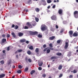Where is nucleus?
Here are the masks:
<instances>
[{"label": "nucleus", "mask_w": 78, "mask_h": 78, "mask_svg": "<svg viewBox=\"0 0 78 78\" xmlns=\"http://www.w3.org/2000/svg\"><path fill=\"white\" fill-rule=\"evenodd\" d=\"M0 62L1 64H2V65H3L5 64V62L4 61V60H2Z\"/></svg>", "instance_id": "nucleus-21"}, {"label": "nucleus", "mask_w": 78, "mask_h": 78, "mask_svg": "<svg viewBox=\"0 0 78 78\" xmlns=\"http://www.w3.org/2000/svg\"><path fill=\"white\" fill-rule=\"evenodd\" d=\"M26 44H29V41H26Z\"/></svg>", "instance_id": "nucleus-57"}, {"label": "nucleus", "mask_w": 78, "mask_h": 78, "mask_svg": "<svg viewBox=\"0 0 78 78\" xmlns=\"http://www.w3.org/2000/svg\"><path fill=\"white\" fill-rule=\"evenodd\" d=\"M41 29L43 31H44L46 30V27L45 26H42L41 28Z\"/></svg>", "instance_id": "nucleus-11"}, {"label": "nucleus", "mask_w": 78, "mask_h": 78, "mask_svg": "<svg viewBox=\"0 0 78 78\" xmlns=\"http://www.w3.org/2000/svg\"><path fill=\"white\" fill-rule=\"evenodd\" d=\"M26 41V40L23 39L22 40H20V42H22V43H23V42H25Z\"/></svg>", "instance_id": "nucleus-14"}, {"label": "nucleus", "mask_w": 78, "mask_h": 78, "mask_svg": "<svg viewBox=\"0 0 78 78\" xmlns=\"http://www.w3.org/2000/svg\"><path fill=\"white\" fill-rule=\"evenodd\" d=\"M11 34L12 35V36H13V37H16V35L14 33H13V32Z\"/></svg>", "instance_id": "nucleus-16"}, {"label": "nucleus", "mask_w": 78, "mask_h": 78, "mask_svg": "<svg viewBox=\"0 0 78 78\" xmlns=\"http://www.w3.org/2000/svg\"><path fill=\"white\" fill-rule=\"evenodd\" d=\"M73 36L74 37H76L78 36V34L76 33H74L73 34Z\"/></svg>", "instance_id": "nucleus-22"}, {"label": "nucleus", "mask_w": 78, "mask_h": 78, "mask_svg": "<svg viewBox=\"0 0 78 78\" xmlns=\"http://www.w3.org/2000/svg\"><path fill=\"white\" fill-rule=\"evenodd\" d=\"M27 54H28V55H31V51H27Z\"/></svg>", "instance_id": "nucleus-28"}, {"label": "nucleus", "mask_w": 78, "mask_h": 78, "mask_svg": "<svg viewBox=\"0 0 78 78\" xmlns=\"http://www.w3.org/2000/svg\"><path fill=\"white\" fill-rule=\"evenodd\" d=\"M7 51H9V47H8L7 48Z\"/></svg>", "instance_id": "nucleus-55"}, {"label": "nucleus", "mask_w": 78, "mask_h": 78, "mask_svg": "<svg viewBox=\"0 0 78 78\" xmlns=\"http://www.w3.org/2000/svg\"><path fill=\"white\" fill-rule=\"evenodd\" d=\"M38 69L39 70H42V68L41 67H39Z\"/></svg>", "instance_id": "nucleus-45"}, {"label": "nucleus", "mask_w": 78, "mask_h": 78, "mask_svg": "<svg viewBox=\"0 0 78 78\" xmlns=\"http://www.w3.org/2000/svg\"><path fill=\"white\" fill-rule=\"evenodd\" d=\"M38 34V32L35 31V32H32L31 33V34L32 35H36V34Z\"/></svg>", "instance_id": "nucleus-8"}, {"label": "nucleus", "mask_w": 78, "mask_h": 78, "mask_svg": "<svg viewBox=\"0 0 78 78\" xmlns=\"http://www.w3.org/2000/svg\"><path fill=\"white\" fill-rule=\"evenodd\" d=\"M42 3H44L45 2V0H42Z\"/></svg>", "instance_id": "nucleus-60"}, {"label": "nucleus", "mask_w": 78, "mask_h": 78, "mask_svg": "<svg viewBox=\"0 0 78 78\" xmlns=\"http://www.w3.org/2000/svg\"><path fill=\"white\" fill-rule=\"evenodd\" d=\"M8 65H11V60H9L8 61Z\"/></svg>", "instance_id": "nucleus-24"}, {"label": "nucleus", "mask_w": 78, "mask_h": 78, "mask_svg": "<svg viewBox=\"0 0 78 78\" xmlns=\"http://www.w3.org/2000/svg\"><path fill=\"white\" fill-rule=\"evenodd\" d=\"M47 2L48 3H50L51 2V0H48L47 1Z\"/></svg>", "instance_id": "nucleus-36"}, {"label": "nucleus", "mask_w": 78, "mask_h": 78, "mask_svg": "<svg viewBox=\"0 0 78 78\" xmlns=\"http://www.w3.org/2000/svg\"><path fill=\"white\" fill-rule=\"evenodd\" d=\"M25 72H27V71H28V67H26L25 68Z\"/></svg>", "instance_id": "nucleus-37"}, {"label": "nucleus", "mask_w": 78, "mask_h": 78, "mask_svg": "<svg viewBox=\"0 0 78 78\" xmlns=\"http://www.w3.org/2000/svg\"><path fill=\"white\" fill-rule=\"evenodd\" d=\"M50 6L49 5L48 7V9H50Z\"/></svg>", "instance_id": "nucleus-64"}, {"label": "nucleus", "mask_w": 78, "mask_h": 78, "mask_svg": "<svg viewBox=\"0 0 78 78\" xmlns=\"http://www.w3.org/2000/svg\"><path fill=\"white\" fill-rule=\"evenodd\" d=\"M73 72L74 73H76L77 72V71H76L75 70H74L73 71Z\"/></svg>", "instance_id": "nucleus-46"}, {"label": "nucleus", "mask_w": 78, "mask_h": 78, "mask_svg": "<svg viewBox=\"0 0 78 78\" xmlns=\"http://www.w3.org/2000/svg\"><path fill=\"white\" fill-rule=\"evenodd\" d=\"M43 5H44V6H45V5H47V3H46V2H43Z\"/></svg>", "instance_id": "nucleus-38"}, {"label": "nucleus", "mask_w": 78, "mask_h": 78, "mask_svg": "<svg viewBox=\"0 0 78 78\" xmlns=\"http://www.w3.org/2000/svg\"><path fill=\"white\" fill-rule=\"evenodd\" d=\"M26 25L27 26H25L24 27H23L24 29H28V28H29L28 27H29V28H33V26H32L31 24H30L29 22H27L26 23Z\"/></svg>", "instance_id": "nucleus-1"}, {"label": "nucleus", "mask_w": 78, "mask_h": 78, "mask_svg": "<svg viewBox=\"0 0 78 78\" xmlns=\"http://www.w3.org/2000/svg\"><path fill=\"white\" fill-rule=\"evenodd\" d=\"M62 68V66L61 65H60L58 67V70H61Z\"/></svg>", "instance_id": "nucleus-17"}, {"label": "nucleus", "mask_w": 78, "mask_h": 78, "mask_svg": "<svg viewBox=\"0 0 78 78\" xmlns=\"http://www.w3.org/2000/svg\"><path fill=\"white\" fill-rule=\"evenodd\" d=\"M56 7V5H54L52 6V8H55Z\"/></svg>", "instance_id": "nucleus-54"}, {"label": "nucleus", "mask_w": 78, "mask_h": 78, "mask_svg": "<svg viewBox=\"0 0 78 78\" xmlns=\"http://www.w3.org/2000/svg\"><path fill=\"white\" fill-rule=\"evenodd\" d=\"M5 76V74H2V75H0V78H3Z\"/></svg>", "instance_id": "nucleus-12"}, {"label": "nucleus", "mask_w": 78, "mask_h": 78, "mask_svg": "<svg viewBox=\"0 0 78 78\" xmlns=\"http://www.w3.org/2000/svg\"><path fill=\"white\" fill-rule=\"evenodd\" d=\"M35 20L36 22H37L39 21V18H35Z\"/></svg>", "instance_id": "nucleus-39"}, {"label": "nucleus", "mask_w": 78, "mask_h": 78, "mask_svg": "<svg viewBox=\"0 0 78 78\" xmlns=\"http://www.w3.org/2000/svg\"><path fill=\"white\" fill-rule=\"evenodd\" d=\"M2 36L3 37H5V35L4 34H3L2 35Z\"/></svg>", "instance_id": "nucleus-61"}, {"label": "nucleus", "mask_w": 78, "mask_h": 78, "mask_svg": "<svg viewBox=\"0 0 78 78\" xmlns=\"http://www.w3.org/2000/svg\"><path fill=\"white\" fill-rule=\"evenodd\" d=\"M28 61L29 62H31V59L30 58H29L28 60Z\"/></svg>", "instance_id": "nucleus-51"}, {"label": "nucleus", "mask_w": 78, "mask_h": 78, "mask_svg": "<svg viewBox=\"0 0 78 78\" xmlns=\"http://www.w3.org/2000/svg\"><path fill=\"white\" fill-rule=\"evenodd\" d=\"M55 38V37L54 36H52L49 37V39L50 41H53Z\"/></svg>", "instance_id": "nucleus-7"}, {"label": "nucleus", "mask_w": 78, "mask_h": 78, "mask_svg": "<svg viewBox=\"0 0 78 78\" xmlns=\"http://www.w3.org/2000/svg\"><path fill=\"white\" fill-rule=\"evenodd\" d=\"M35 71L34 70H32L30 73V74L31 75H33V73H34V72H35Z\"/></svg>", "instance_id": "nucleus-20"}, {"label": "nucleus", "mask_w": 78, "mask_h": 78, "mask_svg": "<svg viewBox=\"0 0 78 78\" xmlns=\"http://www.w3.org/2000/svg\"><path fill=\"white\" fill-rule=\"evenodd\" d=\"M6 39H5V38H3L2 39V43H4V42H6Z\"/></svg>", "instance_id": "nucleus-19"}, {"label": "nucleus", "mask_w": 78, "mask_h": 78, "mask_svg": "<svg viewBox=\"0 0 78 78\" xmlns=\"http://www.w3.org/2000/svg\"><path fill=\"white\" fill-rule=\"evenodd\" d=\"M17 51L18 53H20V52H22V51H23V50H22V49H19Z\"/></svg>", "instance_id": "nucleus-29"}, {"label": "nucleus", "mask_w": 78, "mask_h": 78, "mask_svg": "<svg viewBox=\"0 0 78 78\" xmlns=\"http://www.w3.org/2000/svg\"><path fill=\"white\" fill-rule=\"evenodd\" d=\"M25 60L26 62H27V61H28V57H26L25 58Z\"/></svg>", "instance_id": "nucleus-50"}, {"label": "nucleus", "mask_w": 78, "mask_h": 78, "mask_svg": "<svg viewBox=\"0 0 78 78\" xmlns=\"http://www.w3.org/2000/svg\"><path fill=\"white\" fill-rule=\"evenodd\" d=\"M48 48H45V49L44 50H43L44 51V52H45V51H47V49H48Z\"/></svg>", "instance_id": "nucleus-42"}, {"label": "nucleus", "mask_w": 78, "mask_h": 78, "mask_svg": "<svg viewBox=\"0 0 78 78\" xmlns=\"http://www.w3.org/2000/svg\"><path fill=\"white\" fill-rule=\"evenodd\" d=\"M6 52V51H5V50H4L2 51V52L3 53H5V52Z\"/></svg>", "instance_id": "nucleus-58"}, {"label": "nucleus", "mask_w": 78, "mask_h": 78, "mask_svg": "<svg viewBox=\"0 0 78 78\" xmlns=\"http://www.w3.org/2000/svg\"><path fill=\"white\" fill-rule=\"evenodd\" d=\"M23 11H26V12H28V9L26 10L25 9H24Z\"/></svg>", "instance_id": "nucleus-53"}, {"label": "nucleus", "mask_w": 78, "mask_h": 78, "mask_svg": "<svg viewBox=\"0 0 78 78\" xmlns=\"http://www.w3.org/2000/svg\"><path fill=\"white\" fill-rule=\"evenodd\" d=\"M29 48L30 50H33V46H31L29 47Z\"/></svg>", "instance_id": "nucleus-33"}, {"label": "nucleus", "mask_w": 78, "mask_h": 78, "mask_svg": "<svg viewBox=\"0 0 78 78\" xmlns=\"http://www.w3.org/2000/svg\"><path fill=\"white\" fill-rule=\"evenodd\" d=\"M47 47V45L46 44H44L43 45V47L44 48H46Z\"/></svg>", "instance_id": "nucleus-43"}, {"label": "nucleus", "mask_w": 78, "mask_h": 78, "mask_svg": "<svg viewBox=\"0 0 78 78\" xmlns=\"http://www.w3.org/2000/svg\"><path fill=\"white\" fill-rule=\"evenodd\" d=\"M15 29H16V30H17V29H18V28H19V26L16 25L15 26Z\"/></svg>", "instance_id": "nucleus-32"}, {"label": "nucleus", "mask_w": 78, "mask_h": 78, "mask_svg": "<svg viewBox=\"0 0 78 78\" xmlns=\"http://www.w3.org/2000/svg\"><path fill=\"white\" fill-rule=\"evenodd\" d=\"M62 74L61 73L60 74V75L59 76V78H61L62 76Z\"/></svg>", "instance_id": "nucleus-44"}, {"label": "nucleus", "mask_w": 78, "mask_h": 78, "mask_svg": "<svg viewBox=\"0 0 78 78\" xmlns=\"http://www.w3.org/2000/svg\"><path fill=\"white\" fill-rule=\"evenodd\" d=\"M69 35L70 37H72V35L73 34V31L72 30H71L69 31Z\"/></svg>", "instance_id": "nucleus-5"}, {"label": "nucleus", "mask_w": 78, "mask_h": 78, "mask_svg": "<svg viewBox=\"0 0 78 78\" xmlns=\"http://www.w3.org/2000/svg\"><path fill=\"white\" fill-rule=\"evenodd\" d=\"M64 29H61V30L60 31V33H63L64 32Z\"/></svg>", "instance_id": "nucleus-31"}, {"label": "nucleus", "mask_w": 78, "mask_h": 78, "mask_svg": "<svg viewBox=\"0 0 78 78\" xmlns=\"http://www.w3.org/2000/svg\"><path fill=\"white\" fill-rule=\"evenodd\" d=\"M69 77L70 78H73V75H70V76H69Z\"/></svg>", "instance_id": "nucleus-52"}, {"label": "nucleus", "mask_w": 78, "mask_h": 78, "mask_svg": "<svg viewBox=\"0 0 78 78\" xmlns=\"http://www.w3.org/2000/svg\"><path fill=\"white\" fill-rule=\"evenodd\" d=\"M62 10L61 9H59L58 11V13L59 14H62Z\"/></svg>", "instance_id": "nucleus-6"}, {"label": "nucleus", "mask_w": 78, "mask_h": 78, "mask_svg": "<svg viewBox=\"0 0 78 78\" xmlns=\"http://www.w3.org/2000/svg\"><path fill=\"white\" fill-rule=\"evenodd\" d=\"M7 37H8L9 38V37H10V35L8 34L7 35Z\"/></svg>", "instance_id": "nucleus-48"}, {"label": "nucleus", "mask_w": 78, "mask_h": 78, "mask_svg": "<svg viewBox=\"0 0 78 78\" xmlns=\"http://www.w3.org/2000/svg\"><path fill=\"white\" fill-rule=\"evenodd\" d=\"M74 16L75 18H78V11H76L74 12Z\"/></svg>", "instance_id": "nucleus-2"}, {"label": "nucleus", "mask_w": 78, "mask_h": 78, "mask_svg": "<svg viewBox=\"0 0 78 78\" xmlns=\"http://www.w3.org/2000/svg\"><path fill=\"white\" fill-rule=\"evenodd\" d=\"M38 37H42V36L40 34H39L37 36Z\"/></svg>", "instance_id": "nucleus-41"}, {"label": "nucleus", "mask_w": 78, "mask_h": 78, "mask_svg": "<svg viewBox=\"0 0 78 78\" xmlns=\"http://www.w3.org/2000/svg\"><path fill=\"white\" fill-rule=\"evenodd\" d=\"M23 67H22V66L20 65L19 66H18V68H19V69H22V68Z\"/></svg>", "instance_id": "nucleus-35"}, {"label": "nucleus", "mask_w": 78, "mask_h": 78, "mask_svg": "<svg viewBox=\"0 0 78 78\" xmlns=\"http://www.w3.org/2000/svg\"><path fill=\"white\" fill-rule=\"evenodd\" d=\"M31 1V0H29V1L27 2V3H30Z\"/></svg>", "instance_id": "nucleus-63"}, {"label": "nucleus", "mask_w": 78, "mask_h": 78, "mask_svg": "<svg viewBox=\"0 0 78 78\" xmlns=\"http://www.w3.org/2000/svg\"><path fill=\"white\" fill-rule=\"evenodd\" d=\"M47 53H49L50 52V50L49 49H47Z\"/></svg>", "instance_id": "nucleus-34"}, {"label": "nucleus", "mask_w": 78, "mask_h": 78, "mask_svg": "<svg viewBox=\"0 0 78 78\" xmlns=\"http://www.w3.org/2000/svg\"><path fill=\"white\" fill-rule=\"evenodd\" d=\"M17 73H22V71L21 70H18L17 71Z\"/></svg>", "instance_id": "nucleus-30"}, {"label": "nucleus", "mask_w": 78, "mask_h": 78, "mask_svg": "<svg viewBox=\"0 0 78 78\" xmlns=\"http://www.w3.org/2000/svg\"><path fill=\"white\" fill-rule=\"evenodd\" d=\"M68 47H69V44H68V42H66V44L64 48L65 49H67V48H68Z\"/></svg>", "instance_id": "nucleus-4"}, {"label": "nucleus", "mask_w": 78, "mask_h": 78, "mask_svg": "<svg viewBox=\"0 0 78 78\" xmlns=\"http://www.w3.org/2000/svg\"><path fill=\"white\" fill-rule=\"evenodd\" d=\"M43 72H45V69H43Z\"/></svg>", "instance_id": "nucleus-62"}, {"label": "nucleus", "mask_w": 78, "mask_h": 78, "mask_svg": "<svg viewBox=\"0 0 78 78\" xmlns=\"http://www.w3.org/2000/svg\"><path fill=\"white\" fill-rule=\"evenodd\" d=\"M39 48H36L35 49V52H36V53H37V55H39Z\"/></svg>", "instance_id": "nucleus-9"}, {"label": "nucleus", "mask_w": 78, "mask_h": 78, "mask_svg": "<svg viewBox=\"0 0 78 78\" xmlns=\"http://www.w3.org/2000/svg\"><path fill=\"white\" fill-rule=\"evenodd\" d=\"M56 55L57 56H61V55H62V54L61 53H58L56 54Z\"/></svg>", "instance_id": "nucleus-25"}, {"label": "nucleus", "mask_w": 78, "mask_h": 78, "mask_svg": "<svg viewBox=\"0 0 78 78\" xmlns=\"http://www.w3.org/2000/svg\"><path fill=\"white\" fill-rule=\"evenodd\" d=\"M15 27V25L14 24H12V28H14Z\"/></svg>", "instance_id": "nucleus-56"}, {"label": "nucleus", "mask_w": 78, "mask_h": 78, "mask_svg": "<svg viewBox=\"0 0 78 78\" xmlns=\"http://www.w3.org/2000/svg\"><path fill=\"white\" fill-rule=\"evenodd\" d=\"M53 44L51 43L49 44V46L50 47H53V46L52 45Z\"/></svg>", "instance_id": "nucleus-40"}, {"label": "nucleus", "mask_w": 78, "mask_h": 78, "mask_svg": "<svg viewBox=\"0 0 78 78\" xmlns=\"http://www.w3.org/2000/svg\"><path fill=\"white\" fill-rule=\"evenodd\" d=\"M51 19L53 20H56V16L53 15L51 17Z\"/></svg>", "instance_id": "nucleus-3"}, {"label": "nucleus", "mask_w": 78, "mask_h": 78, "mask_svg": "<svg viewBox=\"0 0 78 78\" xmlns=\"http://www.w3.org/2000/svg\"><path fill=\"white\" fill-rule=\"evenodd\" d=\"M56 59V57L55 56H52L51 58V59Z\"/></svg>", "instance_id": "nucleus-26"}, {"label": "nucleus", "mask_w": 78, "mask_h": 78, "mask_svg": "<svg viewBox=\"0 0 78 78\" xmlns=\"http://www.w3.org/2000/svg\"><path fill=\"white\" fill-rule=\"evenodd\" d=\"M71 54H72V52L69 51L68 55V56H71Z\"/></svg>", "instance_id": "nucleus-27"}, {"label": "nucleus", "mask_w": 78, "mask_h": 78, "mask_svg": "<svg viewBox=\"0 0 78 78\" xmlns=\"http://www.w3.org/2000/svg\"><path fill=\"white\" fill-rule=\"evenodd\" d=\"M49 49H50L51 50H54V48L52 47H50Z\"/></svg>", "instance_id": "nucleus-49"}, {"label": "nucleus", "mask_w": 78, "mask_h": 78, "mask_svg": "<svg viewBox=\"0 0 78 78\" xmlns=\"http://www.w3.org/2000/svg\"><path fill=\"white\" fill-rule=\"evenodd\" d=\"M19 36V37H21L23 35V33H22L21 32H20L18 33Z\"/></svg>", "instance_id": "nucleus-10"}, {"label": "nucleus", "mask_w": 78, "mask_h": 78, "mask_svg": "<svg viewBox=\"0 0 78 78\" xmlns=\"http://www.w3.org/2000/svg\"><path fill=\"white\" fill-rule=\"evenodd\" d=\"M35 11L36 12H39L40 11V9L38 8H36L35 9Z\"/></svg>", "instance_id": "nucleus-23"}, {"label": "nucleus", "mask_w": 78, "mask_h": 78, "mask_svg": "<svg viewBox=\"0 0 78 78\" xmlns=\"http://www.w3.org/2000/svg\"><path fill=\"white\" fill-rule=\"evenodd\" d=\"M55 27H56V28H57V29H58V28H59V27H58V25H56Z\"/></svg>", "instance_id": "nucleus-59"}, {"label": "nucleus", "mask_w": 78, "mask_h": 78, "mask_svg": "<svg viewBox=\"0 0 78 78\" xmlns=\"http://www.w3.org/2000/svg\"><path fill=\"white\" fill-rule=\"evenodd\" d=\"M42 64H43V62H39L38 63V66H40V67H41V66H42Z\"/></svg>", "instance_id": "nucleus-18"}, {"label": "nucleus", "mask_w": 78, "mask_h": 78, "mask_svg": "<svg viewBox=\"0 0 78 78\" xmlns=\"http://www.w3.org/2000/svg\"><path fill=\"white\" fill-rule=\"evenodd\" d=\"M42 76L43 77H45L46 76V75L45 74H44L42 75Z\"/></svg>", "instance_id": "nucleus-47"}, {"label": "nucleus", "mask_w": 78, "mask_h": 78, "mask_svg": "<svg viewBox=\"0 0 78 78\" xmlns=\"http://www.w3.org/2000/svg\"><path fill=\"white\" fill-rule=\"evenodd\" d=\"M31 23L32 25H33V26H35V25H36V22L34 21H32Z\"/></svg>", "instance_id": "nucleus-13"}, {"label": "nucleus", "mask_w": 78, "mask_h": 78, "mask_svg": "<svg viewBox=\"0 0 78 78\" xmlns=\"http://www.w3.org/2000/svg\"><path fill=\"white\" fill-rule=\"evenodd\" d=\"M57 44H60V43H61H61H62V41H61V40H58L57 41Z\"/></svg>", "instance_id": "nucleus-15"}]
</instances>
